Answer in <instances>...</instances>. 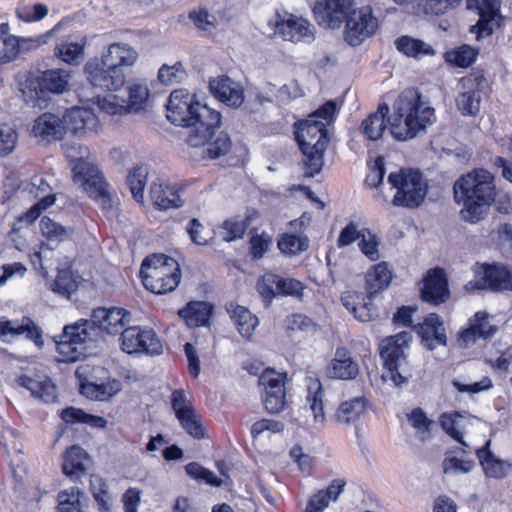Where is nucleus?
I'll return each instance as SVG.
<instances>
[{
	"mask_svg": "<svg viewBox=\"0 0 512 512\" xmlns=\"http://www.w3.org/2000/svg\"><path fill=\"white\" fill-rule=\"evenodd\" d=\"M411 334L402 331L394 336L385 338L380 344V355L387 371L382 375L383 380L392 381L395 386L406 384L411 377L406 360V349L409 347Z\"/></svg>",
	"mask_w": 512,
	"mask_h": 512,
	"instance_id": "nucleus-8",
	"label": "nucleus"
},
{
	"mask_svg": "<svg viewBox=\"0 0 512 512\" xmlns=\"http://www.w3.org/2000/svg\"><path fill=\"white\" fill-rule=\"evenodd\" d=\"M259 384L264 387V407L269 413L284 410L286 400L285 375L273 369L265 370L259 377Z\"/></svg>",
	"mask_w": 512,
	"mask_h": 512,
	"instance_id": "nucleus-16",
	"label": "nucleus"
},
{
	"mask_svg": "<svg viewBox=\"0 0 512 512\" xmlns=\"http://www.w3.org/2000/svg\"><path fill=\"white\" fill-rule=\"evenodd\" d=\"M475 418L472 417L467 412H445L441 414L439 418V423L442 429L451 436L454 440L462 444L463 446H467L465 441L463 440V435L467 428L472 425V421Z\"/></svg>",
	"mask_w": 512,
	"mask_h": 512,
	"instance_id": "nucleus-33",
	"label": "nucleus"
},
{
	"mask_svg": "<svg viewBox=\"0 0 512 512\" xmlns=\"http://www.w3.org/2000/svg\"><path fill=\"white\" fill-rule=\"evenodd\" d=\"M496 332V327L490 325L485 312H477L469 320V326L459 333L458 343L462 347L469 346L479 339L486 340Z\"/></svg>",
	"mask_w": 512,
	"mask_h": 512,
	"instance_id": "nucleus-27",
	"label": "nucleus"
},
{
	"mask_svg": "<svg viewBox=\"0 0 512 512\" xmlns=\"http://www.w3.org/2000/svg\"><path fill=\"white\" fill-rule=\"evenodd\" d=\"M443 472L446 475H459L470 472L475 463L473 460H464L457 457H445L442 463Z\"/></svg>",
	"mask_w": 512,
	"mask_h": 512,
	"instance_id": "nucleus-59",
	"label": "nucleus"
},
{
	"mask_svg": "<svg viewBox=\"0 0 512 512\" xmlns=\"http://www.w3.org/2000/svg\"><path fill=\"white\" fill-rule=\"evenodd\" d=\"M454 199L462 205L461 217L468 223L483 220L495 199L493 176L485 169H475L461 176L453 186Z\"/></svg>",
	"mask_w": 512,
	"mask_h": 512,
	"instance_id": "nucleus-4",
	"label": "nucleus"
},
{
	"mask_svg": "<svg viewBox=\"0 0 512 512\" xmlns=\"http://www.w3.org/2000/svg\"><path fill=\"white\" fill-rule=\"evenodd\" d=\"M186 473L193 479L203 481L212 486L219 487L222 480L214 475V473L196 462L189 463L185 466Z\"/></svg>",
	"mask_w": 512,
	"mask_h": 512,
	"instance_id": "nucleus-57",
	"label": "nucleus"
},
{
	"mask_svg": "<svg viewBox=\"0 0 512 512\" xmlns=\"http://www.w3.org/2000/svg\"><path fill=\"white\" fill-rule=\"evenodd\" d=\"M23 78H19L18 86L24 101L32 107L42 108L47 105L50 94H62L68 90L71 72L56 68L40 75H24Z\"/></svg>",
	"mask_w": 512,
	"mask_h": 512,
	"instance_id": "nucleus-5",
	"label": "nucleus"
},
{
	"mask_svg": "<svg viewBox=\"0 0 512 512\" xmlns=\"http://www.w3.org/2000/svg\"><path fill=\"white\" fill-rule=\"evenodd\" d=\"M127 110L138 113L146 109L150 100V91L145 80L135 81L128 86Z\"/></svg>",
	"mask_w": 512,
	"mask_h": 512,
	"instance_id": "nucleus-43",
	"label": "nucleus"
},
{
	"mask_svg": "<svg viewBox=\"0 0 512 512\" xmlns=\"http://www.w3.org/2000/svg\"><path fill=\"white\" fill-rule=\"evenodd\" d=\"M295 137L304 156V175L314 177L321 172L324 164L323 155L329 141L326 124L308 118L300 123Z\"/></svg>",
	"mask_w": 512,
	"mask_h": 512,
	"instance_id": "nucleus-6",
	"label": "nucleus"
},
{
	"mask_svg": "<svg viewBox=\"0 0 512 512\" xmlns=\"http://www.w3.org/2000/svg\"><path fill=\"white\" fill-rule=\"evenodd\" d=\"M83 496V493L74 488L70 491L60 492L58 494V512H83L80 503V498Z\"/></svg>",
	"mask_w": 512,
	"mask_h": 512,
	"instance_id": "nucleus-55",
	"label": "nucleus"
},
{
	"mask_svg": "<svg viewBox=\"0 0 512 512\" xmlns=\"http://www.w3.org/2000/svg\"><path fill=\"white\" fill-rule=\"evenodd\" d=\"M28 186L30 187V193L33 194L35 198L39 199L30 213L36 212L37 216L40 209H46L54 204L56 200L55 195L51 193L52 189L44 177L39 175L34 176Z\"/></svg>",
	"mask_w": 512,
	"mask_h": 512,
	"instance_id": "nucleus-40",
	"label": "nucleus"
},
{
	"mask_svg": "<svg viewBox=\"0 0 512 512\" xmlns=\"http://www.w3.org/2000/svg\"><path fill=\"white\" fill-rule=\"evenodd\" d=\"M122 350L128 354L159 355L163 346L153 329L140 326L125 328L121 333Z\"/></svg>",
	"mask_w": 512,
	"mask_h": 512,
	"instance_id": "nucleus-12",
	"label": "nucleus"
},
{
	"mask_svg": "<svg viewBox=\"0 0 512 512\" xmlns=\"http://www.w3.org/2000/svg\"><path fill=\"white\" fill-rule=\"evenodd\" d=\"M390 108L380 103L377 110L363 120V135L371 141L382 138L389 123L391 135L398 141L413 139L425 132L427 125L435 120V110L414 88L404 90L393 105V114L387 117Z\"/></svg>",
	"mask_w": 512,
	"mask_h": 512,
	"instance_id": "nucleus-1",
	"label": "nucleus"
},
{
	"mask_svg": "<svg viewBox=\"0 0 512 512\" xmlns=\"http://www.w3.org/2000/svg\"><path fill=\"white\" fill-rule=\"evenodd\" d=\"M186 231L191 239V241L196 245H206L208 244L209 238L207 236L205 227L203 224L197 219L193 218L189 221Z\"/></svg>",
	"mask_w": 512,
	"mask_h": 512,
	"instance_id": "nucleus-62",
	"label": "nucleus"
},
{
	"mask_svg": "<svg viewBox=\"0 0 512 512\" xmlns=\"http://www.w3.org/2000/svg\"><path fill=\"white\" fill-rule=\"evenodd\" d=\"M17 383L46 403L56 399V387L44 374H23L17 378Z\"/></svg>",
	"mask_w": 512,
	"mask_h": 512,
	"instance_id": "nucleus-30",
	"label": "nucleus"
},
{
	"mask_svg": "<svg viewBox=\"0 0 512 512\" xmlns=\"http://www.w3.org/2000/svg\"><path fill=\"white\" fill-rule=\"evenodd\" d=\"M137 52L125 43H113L102 54V64H134Z\"/></svg>",
	"mask_w": 512,
	"mask_h": 512,
	"instance_id": "nucleus-42",
	"label": "nucleus"
},
{
	"mask_svg": "<svg viewBox=\"0 0 512 512\" xmlns=\"http://www.w3.org/2000/svg\"><path fill=\"white\" fill-rule=\"evenodd\" d=\"M417 333L420 335L426 348L433 350L437 345H446L447 337L444 324L435 313H430L424 322L418 325Z\"/></svg>",
	"mask_w": 512,
	"mask_h": 512,
	"instance_id": "nucleus-31",
	"label": "nucleus"
},
{
	"mask_svg": "<svg viewBox=\"0 0 512 512\" xmlns=\"http://www.w3.org/2000/svg\"><path fill=\"white\" fill-rule=\"evenodd\" d=\"M388 182L396 189L392 204L397 207L418 208L428 193V182L419 170L401 169L392 172L388 176Z\"/></svg>",
	"mask_w": 512,
	"mask_h": 512,
	"instance_id": "nucleus-9",
	"label": "nucleus"
},
{
	"mask_svg": "<svg viewBox=\"0 0 512 512\" xmlns=\"http://www.w3.org/2000/svg\"><path fill=\"white\" fill-rule=\"evenodd\" d=\"M18 134L10 126H0V156L9 155L16 147Z\"/></svg>",
	"mask_w": 512,
	"mask_h": 512,
	"instance_id": "nucleus-61",
	"label": "nucleus"
},
{
	"mask_svg": "<svg viewBox=\"0 0 512 512\" xmlns=\"http://www.w3.org/2000/svg\"><path fill=\"white\" fill-rule=\"evenodd\" d=\"M32 133L47 142L61 140L65 135V125L60 117L46 112L35 119Z\"/></svg>",
	"mask_w": 512,
	"mask_h": 512,
	"instance_id": "nucleus-29",
	"label": "nucleus"
},
{
	"mask_svg": "<svg viewBox=\"0 0 512 512\" xmlns=\"http://www.w3.org/2000/svg\"><path fill=\"white\" fill-rule=\"evenodd\" d=\"M350 6L351 0H322L316 2L313 13L319 25L329 28L339 27L346 19L345 39L357 46L376 31L378 21L369 6L348 12Z\"/></svg>",
	"mask_w": 512,
	"mask_h": 512,
	"instance_id": "nucleus-3",
	"label": "nucleus"
},
{
	"mask_svg": "<svg viewBox=\"0 0 512 512\" xmlns=\"http://www.w3.org/2000/svg\"><path fill=\"white\" fill-rule=\"evenodd\" d=\"M211 312L212 306L207 302H192L178 314L189 327H200L208 323Z\"/></svg>",
	"mask_w": 512,
	"mask_h": 512,
	"instance_id": "nucleus-41",
	"label": "nucleus"
},
{
	"mask_svg": "<svg viewBox=\"0 0 512 512\" xmlns=\"http://www.w3.org/2000/svg\"><path fill=\"white\" fill-rule=\"evenodd\" d=\"M8 335H11L12 337L25 335L28 339L33 340L37 345H41L43 343L41 332L35 323L29 318H23L22 321H0V338H4Z\"/></svg>",
	"mask_w": 512,
	"mask_h": 512,
	"instance_id": "nucleus-35",
	"label": "nucleus"
},
{
	"mask_svg": "<svg viewBox=\"0 0 512 512\" xmlns=\"http://www.w3.org/2000/svg\"><path fill=\"white\" fill-rule=\"evenodd\" d=\"M157 78L165 86H173L185 83L189 78L184 66H161Z\"/></svg>",
	"mask_w": 512,
	"mask_h": 512,
	"instance_id": "nucleus-50",
	"label": "nucleus"
},
{
	"mask_svg": "<svg viewBox=\"0 0 512 512\" xmlns=\"http://www.w3.org/2000/svg\"><path fill=\"white\" fill-rule=\"evenodd\" d=\"M80 186L91 198L96 200L104 212L112 215L116 212L118 200L109 192L108 185L101 173L88 178V181L81 183Z\"/></svg>",
	"mask_w": 512,
	"mask_h": 512,
	"instance_id": "nucleus-28",
	"label": "nucleus"
},
{
	"mask_svg": "<svg viewBox=\"0 0 512 512\" xmlns=\"http://www.w3.org/2000/svg\"><path fill=\"white\" fill-rule=\"evenodd\" d=\"M140 275L144 287L155 294L173 291L181 280L178 262L164 254L146 257L141 264Z\"/></svg>",
	"mask_w": 512,
	"mask_h": 512,
	"instance_id": "nucleus-7",
	"label": "nucleus"
},
{
	"mask_svg": "<svg viewBox=\"0 0 512 512\" xmlns=\"http://www.w3.org/2000/svg\"><path fill=\"white\" fill-rule=\"evenodd\" d=\"M181 427L195 439H203L206 436L205 428L202 423L201 417L195 410L176 417Z\"/></svg>",
	"mask_w": 512,
	"mask_h": 512,
	"instance_id": "nucleus-51",
	"label": "nucleus"
},
{
	"mask_svg": "<svg viewBox=\"0 0 512 512\" xmlns=\"http://www.w3.org/2000/svg\"><path fill=\"white\" fill-rule=\"evenodd\" d=\"M339 108L340 106L335 100H329L320 106L317 110H315L312 114H310L308 118H313L315 120H325V124L327 125L333 122Z\"/></svg>",
	"mask_w": 512,
	"mask_h": 512,
	"instance_id": "nucleus-63",
	"label": "nucleus"
},
{
	"mask_svg": "<svg viewBox=\"0 0 512 512\" xmlns=\"http://www.w3.org/2000/svg\"><path fill=\"white\" fill-rule=\"evenodd\" d=\"M393 278L392 271L386 262L374 265L366 274V291L371 298L378 292L386 289Z\"/></svg>",
	"mask_w": 512,
	"mask_h": 512,
	"instance_id": "nucleus-38",
	"label": "nucleus"
},
{
	"mask_svg": "<svg viewBox=\"0 0 512 512\" xmlns=\"http://www.w3.org/2000/svg\"><path fill=\"white\" fill-rule=\"evenodd\" d=\"M77 288V282L69 269H59L51 290L59 295L70 297Z\"/></svg>",
	"mask_w": 512,
	"mask_h": 512,
	"instance_id": "nucleus-53",
	"label": "nucleus"
},
{
	"mask_svg": "<svg viewBox=\"0 0 512 512\" xmlns=\"http://www.w3.org/2000/svg\"><path fill=\"white\" fill-rule=\"evenodd\" d=\"M167 119L174 125L189 127L187 142L193 147L206 146V153L211 159L226 154L230 149L228 135L217 133L221 124L220 112L196 101L186 90L171 92Z\"/></svg>",
	"mask_w": 512,
	"mask_h": 512,
	"instance_id": "nucleus-2",
	"label": "nucleus"
},
{
	"mask_svg": "<svg viewBox=\"0 0 512 512\" xmlns=\"http://www.w3.org/2000/svg\"><path fill=\"white\" fill-rule=\"evenodd\" d=\"M278 275L267 273L257 282V291L268 303L278 296Z\"/></svg>",
	"mask_w": 512,
	"mask_h": 512,
	"instance_id": "nucleus-58",
	"label": "nucleus"
},
{
	"mask_svg": "<svg viewBox=\"0 0 512 512\" xmlns=\"http://www.w3.org/2000/svg\"><path fill=\"white\" fill-rule=\"evenodd\" d=\"M181 191L177 184L158 178L150 186V198L160 210L180 208L184 205Z\"/></svg>",
	"mask_w": 512,
	"mask_h": 512,
	"instance_id": "nucleus-21",
	"label": "nucleus"
},
{
	"mask_svg": "<svg viewBox=\"0 0 512 512\" xmlns=\"http://www.w3.org/2000/svg\"><path fill=\"white\" fill-rule=\"evenodd\" d=\"M91 319L94 326L99 329V337L102 332L115 335L124 330V326L130 323L129 311L119 307H98L93 310Z\"/></svg>",
	"mask_w": 512,
	"mask_h": 512,
	"instance_id": "nucleus-18",
	"label": "nucleus"
},
{
	"mask_svg": "<svg viewBox=\"0 0 512 512\" xmlns=\"http://www.w3.org/2000/svg\"><path fill=\"white\" fill-rule=\"evenodd\" d=\"M278 247L285 254L296 255L308 249L309 241L306 237L285 234L279 239Z\"/></svg>",
	"mask_w": 512,
	"mask_h": 512,
	"instance_id": "nucleus-56",
	"label": "nucleus"
},
{
	"mask_svg": "<svg viewBox=\"0 0 512 512\" xmlns=\"http://www.w3.org/2000/svg\"><path fill=\"white\" fill-rule=\"evenodd\" d=\"M477 56L478 50L467 44L446 51L444 54L447 64H473Z\"/></svg>",
	"mask_w": 512,
	"mask_h": 512,
	"instance_id": "nucleus-52",
	"label": "nucleus"
},
{
	"mask_svg": "<svg viewBox=\"0 0 512 512\" xmlns=\"http://www.w3.org/2000/svg\"><path fill=\"white\" fill-rule=\"evenodd\" d=\"M477 280L465 285L466 290L490 289L492 291L512 290L511 272L503 265H482L476 271Z\"/></svg>",
	"mask_w": 512,
	"mask_h": 512,
	"instance_id": "nucleus-14",
	"label": "nucleus"
},
{
	"mask_svg": "<svg viewBox=\"0 0 512 512\" xmlns=\"http://www.w3.org/2000/svg\"><path fill=\"white\" fill-rule=\"evenodd\" d=\"M284 429V424L280 421L273 419H261L255 422L251 427V434L253 437H258L265 431L271 433H278Z\"/></svg>",
	"mask_w": 512,
	"mask_h": 512,
	"instance_id": "nucleus-64",
	"label": "nucleus"
},
{
	"mask_svg": "<svg viewBox=\"0 0 512 512\" xmlns=\"http://www.w3.org/2000/svg\"><path fill=\"white\" fill-rule=\"evenodd\" d=\"M366 410V400L363 397H356L344 401L335 413L336 422L344 425H352L358 422Z\"/></svg>",
	"mask_w": 512,
	"mask_h": 512,
	"instance_id": "nucleus-39",
	"label": "nucleus"
},
{
	"mask_svg": "<svg viewBox=\"0 0 512 512\" xmlns=\"http://www.w3.org/2000/svg\"><path fill=\"white\" fill-rule=\"evenodd\" d=\"M379 237L372 233L371 230L365 228L362 229L361 239L358 243V246L361 252L370 260L377 261L380 258L379 246H380Z\"/></svg>",
	"mask_w": 512,
	"mask_h": 512,
	"instance_id": "nucleus-54",
	"label": "nucleus"
},
{
	"mask_svg": "<svg viewBox=\"0 0 512 512\" xmlns=\"http://www.w3.org/2000/svg\"><path fill=\"white\" fill-rule=\"evenodd\" d=\"M424 301L440 304L449 298L448 281L443 269L435 268L427 272L420 289Z\"/></svg>",
	"mask_w": 512,
	"mask_h": 512,
	"instance_id": "nucleus-22",
	"label": "nucleus"
},
{
	"mask_svg": "<svg viewBox=\"0 0 512 512\" xmlns=\"http://www.w3.org/2000/svg\"><path fill=\"white\" fill-rule=\"evenodd\" d=\"M90 489L95 501L100 505L102 509L107 510L111 496L106 489V483L104 480L97 475H91Z\"/></svg>",
	"mask_w": 512,
	"mask_h": 512,
	"instance_id": "nucleus-60",
	"label": "nucleus"
},
{
	"mask_svg": "<svg viewBox=\"0 0 512 512\" xmlns=\"http://www.w3.org/2000/svg\"><path fill=\"white\" fill-rule=\"evenodd\" d=\"M359 374V365L346 347H337L333 359L326 368L331 379L352 380Z\"/></svg>",
	"mask_w": 512,
	"mask_h": 512,
	"instance_id": "nucleus-23",
	"label": "nucleus"
},
{
	"mask_svg": "<svg viewBox=\"0 0 512 512\" xmlns=\"http://www.w3.org/2000/svg\"><path fill=\"white\" fill-rule=\"evenodd\" d=\"M123 66H85L90 84L102 91L120 89L126 82Z\"/></svg>",
	"mask_w": 512,
	"mask_h": 512,
	"instance_id": "nucleus-19",
	"label": "nucleus"
},
{
	"mask_svg": "<svg viewBox=\"0 0 512 512\" xmlns=\"http://www.w3.org/2000/svg\"><path fill=\"white\" fill-rule=\"evenodd\" d=\"M466 5L469 10L476 11L479 16L476 25L471 27V32L476 33V38L491 35L499 11L498 0H466Z\"/></svg>",
	"mask_w": 512,
	"mask_h": 512,
	"instance_id": "nucleus-20",
	"label": "nucleus"
},
{
	"mask_svg": "<svg viewBox=\"0 0 512 512\" xmlns=\"http://www.w3.org/2000/svg\"><path fill=\"white\" fill-rule=\"evenodd\" d=\"M65 130L81 134L96 125L97 118L92 110L85 107H72L66 111L62 119Z\"/></svg>",
	"mask_w": 512,
	"mask_h": 512,
	"instance_id": "nucleus-34",
	"label": "nucleus"
},
{
	"mask_svg": "<svg viewBox=\"0 0 512 512\" xmlns=\"http://www.w3.org/2000/svg\"><path fill=\"white\" fill-rule=\"evenodd\" d=\"M488 87L489 82L481 71L460 79L456 105L463 116H476L479 113L482 97Z\"/></svg>",
	"mask_w": 512,
	"mask_h": 512,
	"instance_id": "nucleus-11",
	"label": "nucleus"
},
{
	"mask_svg": "<svg viewBox=\"0 0 512 512\" xmlns=\"http://www.w3.org/2000/svg\"><path fill=\"white\" fill-rule=\"evenodd\" d=\"M61 23L56 24L50 31L33 38L0 35V61H14L21 52L30 51L44 45L60 29Z\"/></svg>",
	"mask_w": 512,
	"mask_h": 512,
	"instance_id": "nucleus-15",
	"label": "nucleus"
},
{
	"mask_svg": "<svg viewBox=\"0 0 512 512\" xmlns=\"http://www.w3.org/2000/svg\"><path fill=\"white\" fill-rule=\"evenodd\" d=\"M248 221V218L242 219L239 216L228 219L219 227V234L226 242L242 238L249 225Z\"/></svg>",
	"mask_w": 512,
	"mask_h": 512,
	"instance_id": "nucleus-47",
	"label": "nucleus"
},
{
	"mask_svg": "<svg viewBox=\"0 0 512 512\" xmlns=\"http://www.w3.org/2000/svg\"><path fill=\"white\" fill-rule=\"evenodd\" d=\"M90 463L91 460L84 449L72 446L64 454L62 471L72 481H77L87 474Z\"/></svg>",
	"mask_w": 512,
	"mask_h": 512,
	"instance_id": "nucleus-32",
	"label": "nucleus"
},
{
	"mask_svg": "<svg viewBox=\"0 0 512 512\" xmlns=\"http://www.w3.org/2000/svg\"><path fill=\"white\" fill-rule=\"evenodd\" d=\"M397 49L409 57L422 59L427 55H434L435 50L428 43L409 36H402L396 41Z\"/></svg>",
	"mask_w": 512,
	"mask_h": 512,
	"instance_id": "nucleus-44",
	"label": "nucleus"
},
{
	"mask_svg": "<svg viewBox=\"0 0 512 512\" xmlns=\"http://www.w3.org/2000/svg\"><path fill=\"white\" fill-rule=\"evenodd\" d=\"M148 176L147 167L138 165L134 167L127 175V185L137 202H142L144 198V188Z\"/></svg>",
	"mask_w": 512,
	"mask_h": 512,
	"instance_id": "nucleus-46",
	"label": "nucleus"
},
{
	"mask_svg": "<svg viewBox=\"0 0 512 512\" xmlns=\"http://www.w3.org/2000/svg\"><path fill=\"white\" fill-rule=\"evenodd\" d=\"M98 338L99 329L94 326L92 319H80L65 325L62 333L55 337V342L63 362H76L84 355L82 345L95 342Z\"/></svg>",
	"mask_w": 512,
	"mask_h": 512,
	"instance_id": "nucleus-10",
	"label": "nucleus"
},
{
	"mask_svg": "<svg viewBox=\"0 0 512 512\" xmlns=\"http://www.w3.org/2000/svg\"><path fill=\"white\" fill-rule=\"evenodd\" d=\"M225 309L233 320L238 332L242 337L249 339L258 324L257 317L246 307L240 306L234 302L227 303Z\"/></svg>",
	"mask_w": 512,
	"mask_h": 512,
	"instance_id": "nucleus-37",
	"label": "nucleus"
},
{
	"mask_svg": "<svg viewBox=\"0 0 512 512\" xmlns=\"http://www.w3.org/2000/svg\"><path fill=\"white\" fill-rule=\"evenodd\" d=\"M275 33L293 43H310L315 38V27L307 19L290 13L277 14Z\"/></svg>",
	"mask_w": 512,
	"mask_h": 512,
	"instance_id": "nucleus-13",
	"label": "nucleus"
},
{
	"mask_svg": "<svg viewBox=\"0 0 512 512\" xmlns=\"http://www.w3.org/2000/svg\"><path fill=\"white\" fill-rule=\"evenodd\" d=\"M323 394L320 382H315L308 388L306 400L315 422H323L325 419Z\"/></svg>",
	"mask_w": 512,
	"mask_h": 512,
	"instance_id": "nucleus-49",
	"label": "nucleus"
},
{
	"mask_svg": "<svg viewBox=\"0 0 512 512\" xmlns=\"http://www.w3.org/2000/svg\"><path fill=\"white\" fill-rule=\"evenodd\" d=\"M490 441L483 447L477 449V457L486 476L491 478H503L511 470V464L508 461L496 457L489 451Z\"/></svg>",
	"mask_w": 512,
	"mask_h": 512,
	"instance_id": "nucleus-36",
	"label": "nucleus"
},
{
	"mask_svg": "<svg viewBox=\"0 0 512 512\" xmlns=\"http://www.w3.org/2000/svg\"><path fill=\"white\" fill-rule=\"evenodd\" d=\"M76 376L81 382V393L90 399L103 401L120 390V382L117 380L108 383H96L90 380L87 366H79L76 370Z\"/></svg>",
	"mask_w": 512,
	"mask_h": 512,
	"instance_id": "nucleus-26",
	"label": "nucleus"
},
{
	"mask_svg": "<svg viewBox=\"0 0 512 512\" xmlns=\"http://www.w3.org/2000/svg\"><path fill=\"white\" fill-rule=\"evenodd\" d=\"M211 93L229 107L238 108L244 102L243 89L240 84L227 76L212 79L209 82Z\"/></svg>",
	"mask_w": 512,
	"mask_h": 512,
	"instance_id": "nucleus-25",
	"label": "nucleus"
},
{
	"mask_svg": "<svg viewBox=\"0 0 512 512\" xmlns=\"http://www.w3.org/2000/svg\"><path fill=\"white\" fill-rule=\"evenodd\" d=\"M60 416L67 424L87 423L97 427H103L106 424L104 418L87 414L83 410L75 407L65 408L62 410Z\"/></svg>",
	"mask_w": 512,
	"mask_h": 512,
	"instance_id": "nucleus-48",
	"label": "nucleus"
},
{
	"mask_svg": "<svg viewBox=\"0 0 512 512\" xmlns=\"http://www.w3.org/2000/svg\"><path fill=\"white\" fill-rule=\"evenodd\" d=\"M86 45L87 36L82 32H75L60 39L54 48V55L66 64L83 60Z\"/></svg>",
	"mask_w": 512,
	"mask_h": 512,
	"instance_id": "nucleus-24",
	"label": "nucleus"
},
{
	"mask_svg": "<svg viewBox=\"0 0 512 512\" xmlns=\"http://www.w3.org/2000/svg\"><path fill=\"white\" fill-rule=\"evenodd\" d=\"M40 230L43 236L47 239L48 244H58L69 238L71 231L55 222L49 217H43L40 220Z\"/></svg>",
	"mask_w": 512,
	"mask_h": 512,
	"instance_id": "nucleus-45",
	"label": "nucleus"
},
{
	"mask_svg": "<svg viewBox=\"0 0 512 512\" xmlns=\"http://www.w3.org/2000/svg\"><path fill=\"white\" fill-rule=\"evenodd\" d=\"M63 150L72 165L73 180L76 184L85 183L88 178L100 173L97 166L89 161L88 147L76 142H66L63 145Z\"/></svg>",
	"mask_w": 512,
	"mask_h": 512,
	"instance_id": "nucleus-17",
	"label": "nucleus"
}]
</instances>
